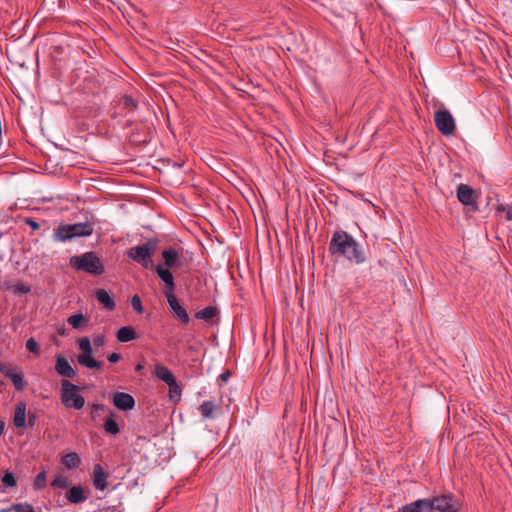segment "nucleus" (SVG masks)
I'll return each instance as SVG.
<instances>
[{"instance_id":"nucleus-36","label":"nucleus","mask_w":512,"mask_h":512,"mask_svg":"<svg viewBox=\"0 0 512 512\" xmlns=\"http://www.w3.org/2000/svg\"><path fill=\"white\" fill-rule=\"evenodd\" d=\"M12 289L14 293L21 295H26L31 291L30 286H28L25 283H17L16 285L13 286Z\"/></svg>"},{"instance_id":"nucleus-3","label":"nucleus","mask_w":512,"mask_h":512,"mask_svg":"<svg viewBox=\"0 0 512 512\" xmlns=\"http://www.w3.org/2000/svg\"><path fill=\"white\" fill-rule=\"evenodd\" d=\"M69 264L77 271H84L92 275H101L105 272L101 258L92 251L72 256L69 260Z\"/></svg>"},{"instance_id":"nucleus-38","label":"nucleus","mask_w":512,"mask_h":512,"mask_svg":"<svg viewBox=\"0 0 512 512\" xmlns=\"http://www.w3.org/2000/svg\"><path fill=\"white\" fill-rule=\"evenodd\" d=\"M93 343L96 347H102L106 343V337L103 334H96L93 336Z\"/></svg>"},{"instance_id":"nucleus-43","label":"nucleus","mask_w":512,"mask_h":512,"mask_svg":"<svg viewBox=\"0 0 512 512\" xmlns=\"http://www.w3.org/2000/svg\"><path fill=\"white\" fill-rule=\"evenodd\" d=\"M395 512H412V508H410V504H407Z\"/></svg>"},{"instance_id":"nucleus-19","label":"nucleus","mask_w":512,"mask_h":512,"mask_svg":"<svg viewBox=\"0 0 512 512\" xmlns=\"http://www.w3.org/2000/svg\"><path fill=\"white\" fill-rule=\"evenodd\" d=\"M137 338L138 334L131 326H123L117 331V340L119 342L126 343L136 340Z\"/></svg>"},{"instance_id":"nucleus-6","label":"nucleus","mask_w":512,"mask_h":512,"mask_svg":"<svg viewBox=\"0 0 512 512\" xmlns=\"http://www.w3.org/2000/svg\"><path fill=\"white\" fill-rule=\"evenodd\" d=\"M427 499L431 512H460L462 507L460 501L452 494H442Z\"/></svg>"},{"instance_id":"nucleus-39","label":"nucleus","mask_w":512,"mask_h":512,"mask_svg":"<svg viewBox=\"0 0 512 512\" xmlns=\"http://www.w3.org/2000/svg\"><path fill=\"white\" fill-rule=\"evenodd\" d=\"M17 505V512H35L32 505L28 503H16Z\"/></svg>"},{"instance_id":"nucleus-26","label":"nucleus","mask_w":512,"mask_h":512,"mask_svg":"<svg viewBox=\"0 0 512 512\" xmlns=\"http://www.w3.org/2000/svg\"><path fill=\"white\" fill-rule=\"evenodd\" d=\"M169 387V398L170 400L174 401L175 403L180 401L182 389L178 385L177 381H173L172 383L168 384Z\"/></svg>"},{"instance_id":"nucleus-31","label":"nucleus","mask_w":512,"mask_h":512,"mask_svg":"<svg viewBox=\"0 0 512 512\" xmlns=\"http://www.w3.org/2000/svg\"><path fill=\"white\" fill-rule=\"evenodd\" d=\"M2 483L6 487H15L17 485V481L13 473L6 472L2 477Z\"/></svg>"},{"instance_id":"nucleus-12","label":"nucleus","mask_w":512,"mask_h":512,"mask_svg":"<svg viewBox=\"0 0 512 512\" xmlns=\"http://www.w3.org/2000/svg\"><path fill=\"white\" fill-rule=\"evenodd\" d=\"M109 474L100 464H95L92 473V483L96 490L103 491L107 488Z\"/></svg>"},{"instance_id":"nucleus-23","label":"nucleus","mask_w":512,"mask_h":512,"mask_svg":"<svg viewBox=\"0 0 512 512\" xmlns=\"http://www.w3.org/2000/svg\"><path fill=\"white\" fill-rule=\"evenodd\" d=\"M410 508H412V512H431V506L427 498L410 503Z\"/></svg>"},{"instance_id":"nucleus-29","label":"nucleus","mask_w":512,"mask_h":512,"mask_svg":"<svg viewBox=\"0 0 512 512\" xmlns=\"http://www.w3.org/2000/svg\"><path fill=\"white\" fill-rule=\"evenodd\" d=\"M498 216L504 218L507 221H512V206L501 205L497 209Z\"/></svg>"},{"instance_id":"nucleus-5","label":"nucleus","mask_w":512,"mask_h":512,"mask_svg":"<svg viewBox=\"0 0 512 512\" xmlns=\"http://www.w3.org/2000/svg\"><path fill=\"white\" fill-rule=\"evenodd\" d=\"M79 387L68 380L61 381V402L67 408H74L80 410L85 404V399L77 391Z\"/></svg>"},{"instance_id":"nucleus-4","label":"nucleus","mask_w":512,"mask_h":512,"mask_svg":"<svg viewBox=\"0 0 512 512\" xmlns=\"http://www.w3.org/2000/svg\"><path fill=\"white\" fill-rule=\"evenodd\" d=\"M156 245V240L149 239L142 245L128 249L127 255L130 259L144 268H149L152 265V255L156 250Z\"/></svg>"},{"instance_id":"nucleus-27","label":"nucleus","mask_w":512,"mask_h":512,"mask_svg":"<svg viewBox=\"0 0 512 512\" xmlns=\"http://www.w3.org/2000/svg\"><path fill=\"white\" fill-rule=\"evenodd\" d=\"M215 406L213 402L211 401H204L198 408L200 414L205 419H209L212 417V414L214 412Z\"/></svg>"},{"instance_id":"nucleus-7","label":"nucleus","mask_w":512,"mask_h":512,"mask_svg":"<svg viewBox=\"0 0 512 512\" xmlns=\"http://www.w3.org/2000/svg\"><path fill=\"white\" fill-rule=\"evenodd\" d=\"M78 346L81 350V354L77 356V362L89 369H101L103 362L97 361L93 358V349L91 341L88 337H82L78 340Z\"/></svg>"},{"instance_id":"nucleus-35","label":"nucleus","mask_w":512,"mask_h":512,"mask_svg":"<svg viewBox=\"0 0 512 512\" xmlns=\"http://www.w3.org/2000/svg\"><path fill=\"white\" fill-rule=\"evenodd\" d=\"M131 305L137 313L142 314L144 312V308L142 306V302L139 295L135 294L132 296Z\"/></svg>"},{"instance_id":"nucleus-32","label":"nucleus","mask_w":512,"mask_h":512,"mask_svg":"<svg viewBox=\"0 0 512 512\" xmlns=\"http://www.w3.org/2000/svg\"><path fill=\"white\" fill-rule=\"evenodd\" d=\"M51 485L53 487L66 489L68 487V480L66 477H64L62 475H58L53 479V481L51 482Z\"/></svg>"},{"instance_id":"nucleus-42","label":"nucleus","mask_w":512,"mask_h":512,"mask_svg":"<svg viewBox=\"0 0 512 512\" xmlns=\"http://www.w3.org/2000/svg\"><path fill=\"white\" fill-rule=\"evenodd\" d=\"M35 422H36V415L34 413H29L28 421H27L26 425H28L29 427H33L35 425Z\"/></svg>"},{"instance_id":"nucleus-13","label":"nucleus","mask_w":512,"mask_h":512,"mask_svg":"<svg viewBox=\"0 0 512 512\" xmlns=\"http://www.w3.org/2000/svg\"><path fill=\"white\" fill-rule=\"evenodd\" d=\"M155 270H156L159 278L164 282V285H165L164 295L167 296V295H169V293H174L175 282H174V277H173L171 271L168 268H165L160 264L155 267Z\"/></svg>"},{"instance_id":"nucleus-15","label":"nucleus","mask_w":512,"mask_h":512,"mask_svg":"<svg viewBox=\"0 0 512 512\" xmlns=\"http://www.w3.org/2000/svg\"><path fill=\"white\" fill-rule=\"evenodd\" d=\"M457 198L465 206L474 203L473 189L465 184H460L457 188Z\"/></svg>"},{"instance_id":"nucleus-18","label":"nucleus","mask_w":512,"mask_h":512,"mask_svg":"<svg viewBox=\"0 0 512 512\" xmlns=\"http://www.w3.org/2000/svg\"><path fill=\"white\" fill-rule=\"evenodd\" d=\"M66 498L72 504L82 503L87 499L84 494V490L80 485L72 486L69 489Z\"/></svg>"},{"instance_id":"nucleus-25","label":"nucleus","mask_w":512,"mask_h":512,"mask_svg":"<svg viewBox=\"0 0 512 512\" xmlns=\"http://www.w3.org/2000/svg\"><path fill=\"white\" fill-rule=\"evenodd\" d=\"M217 313V309L213 306H207L203 309H201L200 311H198L196 314H195V317L197 319H201V320H210L212 319Z\"/></svg>"},{"instance_id":"nucleus-1","label":"nucleus","mask_w":512,"mask_h":512,"mask_svg":"<svg viewBox=\"0 0 512 512\" xmlns=\"http://www.w3.org/2000/svg\"><path fill=\"white\" fill-rule=\"evenodd\" d=\"M329 252L333 256L343 257L351 263L363 264L367 253L357 240L348 232L335 231L329 243Z\"/></svg>"},{"instance_id":"nucleus-28","label":"nucleus","mask_w":512,"mask_h":512,"mask_svg":"<svg viewBox=\"0 0 512 512\" xmlns=\"http://www.w3.org/2000/svg\"><path fill=\"white\" fill-rule=\"evenodd\" d=\"M103 428L106 433L111 435H116L120 432L119 425L116 423V421L112 417L106 418Z\"/></svg>"},{"instance_id":"nucleus-37","label":"nucleus","mask_w":512,"mask_h":512,"mask_svg":"<svg viewBox=\"0 0 512 512\" xmlns=\"http://www.w3.org/2000/svg\"><path fill=\"white\" fill-rule=\"evenodd\" d=\"M123 104L129 111H134L137 108V102L131 96H124Z\"/></svg>"},{"instance_id":"nucleus-17","label":"nucleus","mask_w":512,"mask_h":512,"mask_svg":"<svg viewBox=\"0 0 512 512\" xmlns=\"http://www.w3.org/2000/svg\"><path fill=\"white\" fill-rule=\"evenodd\" d=\"M154 375L167 385L176 380L173 373L163 364L155 365Z\"/></svg>"},{"instance_id":"nucleus-46","label":"nucleus","mask_w":512,"mask_h":512,"mask_svg":"<svg viewBox=\"0 0 512 512\" xmlns=\"http://www.w3.org/2000/svg\"><path fill=\"white\" fill-rule=\"evenodd\" d=\"M5 428V424L3 421H0V436L3 434Z\"/></svg>"},{"instance_id":"nucleus-22","label":"nucleus","mask_w":512,"mask_h":512,"mask_svg":"<svg viewBox=\"0 0 512 512\" xmlns=\"http://www.w3.org/2000/svg\"><path fill=\"white\" fill-rule=\"evenodd\" d=\"M67 322L74 329H81L87 324V319L81 313H76L68 317Z\"/></svg>"},{"instance_id":"nucleus-11","label":"nucleus","mask_w":512,"mask_h":512,"mask_svg":"<svg viewBox=\"0 0 512 512\" xmlns=\"http://www.w3.org/2000/svg\"><path fill=\"white\" fill-rule=\"evenodd\" d=\"M114 406L121 411L132 410L135 406V399L125 392H115L112 397Z\"/></svg>"},{"instance_id":"nucleus-34","label":"nucleus","mask_w":512,"mask_h":512,"mask_svg":"<svg viewBox=\"0 0 512 512\" xmlns=\"http://www.w3.org/2000/svg\"><path fill=\"white\" fill-rule=\"evenodd\" d=\"M106 410H107L106 405L102 404V403H96V404H92L90 406V413H91L92 418L97 417L99 415V413L105 412Z\"/></svg>"},{"instance_id":"nucleus-30","label":"nucleus","mask_w":512,"mask_h":512,"mask_svg":"<svg viewBox=\"0 0 512 512\" xmlns=\"http://www.w3.org/2000/svg\"><path fill=\"white\" fill-rule=\"evenodd\" d=\"M46 486V472H39L34 479V487L38 490L43 489Z\"/></svg>"},{"instance_id":"nucleus-8","label":"nucleus","mask_w":512,"mask_h":512,"mask_svg":"<svg viewBox=\"0 0 512 512\" xmlns=\"http://www.w3.org/2000/svg\"><path fill=\"white\" fill-rule=\"evenodd\" d=\"M434 121L437 129L443 135H451L455 130V121L448 110H438L435 112Z\"/></svg>"},{"instance_id":"nucleus-16","label":"nucleus","mask_w":512,"mask_h":512,"mask_svg":"<svg viewBox=\"0 0 512 512\" xmlns=\"http://www.w3.org/2000/svg\"><path fill=\"white\" fill-rule=\"evenodd\" d=\"M95 297L108 311L114 310L116 303L110 294L105 289H98L95 291Z\"/></svg>"},{"instance_id":"nucleus-2","label":"nucleus","mask_w":512,"mask_h":512,"mask_svg":"<svg viewBox=\"0 0 512 512\" xmlns=\"http://www.w3.org/2000/svg\"><path fill=\"white\" fill-rule=\"evenodd\" d=\"M94 232V225L89 222L75 224H60L54 230L53 239L57 242H68L78 237H88Z\"/></svg>"},{"instance_id":"nucleus-20","label":"nucleus","mask_w":512,"mask_h":512,"mask_svg":"<svg viewBox=\"0 0 512 512\" xmlns=\"http://www.w3.org/2000/svg\"><path fill=\"white\" fill-rule=\"evenodd\" d=\"M162 257L166 268H172L179 260V254L174 249H165L162 251Z\"/></svg>"},{"instance_id":"nucleus-41","label":"nucleus","mask_w":512,"mask_h":512,"mask_svg":"<svg viewBox=\"0 0 512 512\" xmlns=\"http://www.w3.org/2000/svg\"><path fill=\"white\" fill-rule=\"evenodd\" d=\"M121 358V355L117 352H113L111 354L108 355L107 359L110 363H116L120 360Z\"/></svg>"},{"instance_id":"nucleus-21","label":"nucleus","mask_w":512,"mask_h":512,"mask_svg":"<svg viewBox=\"0 0 512 512\" xmlns=\"http://www.w3.org/2000/svg\"><path fill=\"white\" fill-rule=\"evenodd\" d=\"M62 464L68 469H75L81 464V459L76 452H70L62 457Z\"/></svg>"},{"instance_id":"nucleus-33","label":"nucleus","mask_w":512,"mask_h":512,"mask_svg":"<svg viewBox=\"0 0 512 512\" xmlns=\"http://www.w3.org/2000/svg\"><path fill=\"white\" fill-rule=\"evenodd\" d=\"M26 349L32 353H34L35 355H39L40 354V347L37 343V341L34 339V338H29L27 341H26Z\"/></svg>"},{"instance_id":"nucleus-44","label":"nucleus","mask_w":512,"mask_h":512,"mask_svg":"<svg viewBox=\"0 0 512 512\" xmlns=\"http://www.w3.org/2000/svg\"><path fill=\"white\" fill-rule=\"evenodd\" d=\"M229 377H230V372H229V371H227V372H225V373H222V374L220 375V378H221L223 381H227V379H228Z\"/></svg>"},{"instance_id":"nucleus-45","label":"nucleus","mask_w":512,"mask_h":512,"mask_svg":"<svg viewBox=\"0 0 512 512\" xmlns=\"http://www.w3.org/2000/svg\"><path fill=\"white\" fill-rule=\"evenodd\" d=\"M144 369V366L141 364V363H138L136 366H135V370L137 372H140Z\"/></svg>"},{"instance_id":"nucleus-14","label":"nucleus","mask_w":512,"mask_h":512,"mask_svg":"<svg viewBox=\"0 0 512 512\" xmlns=\"http://www.w3.org/2000/svg\"><path fill=\"white\" fill-rule=\"evenodd\" d=\"M13 424L16 428L26 427V404L19 402L15 406Z\"/></svg>"},{"instance_id":"nucleus-9","label":"nucleus","mask_w":512,"mask_h":512,"mask_svg":"<svg viewBox=\"0 0 512 512\" xmlns=\"http://www.w3.org/2000/svg\"><path fill=\"white\" fill-rule=\"evenodd\" d=\"M165 297L174 316L177 317L179 321H181L182 323L188 324L190 321V317L186 309L179 303L175 294L169 293V295Z\"/></svg>"},{"instance_id":"nucleus-24","label":"nucleus","mask_w":512,"mask_h":512,"mask_svg":"<svg viewBox=\"0 0 512 512\" xmlns=\"http://www.w3.org/2000/svg\"><path fill=\"white\" fill-rule=\"evenodd\" d=\"M6 376L11 380V382L14 385V388L17 391L23 390V388H24V380H23V375L22 374L16 373V372H13V371H8L6 373Z\"/></svg>"},{"instance_id":"nucleus-40","label":"nucleus","mask_w":512,"mask_h":512,"mask_svg":"<svg viewBox=\"0 0 512 512\" xmlns=\"http://www.w3.org/2000/svg\"><path fill=\"white\" fill-rule=\"evenodd\" d=\"M24 222L33 230H38L40 228L39 223L33 220L32 218H25Z\"/></svg>"},{"instance_id":"nucleus-10","label":"nucleus","mask_w":512,"mask_h":512,"mask_svg":"<svg viewBox=\"0 0 512 512\" xmlns=\"http://www.w3.org/2000/svg\"><path fill=\"white\" fill-rule=\"evenodd\" d=\"M55 371L59 376L65 378H75L77 376V370L71 366L62 354L56 355Z\"/></svg>"}]
</instances>
